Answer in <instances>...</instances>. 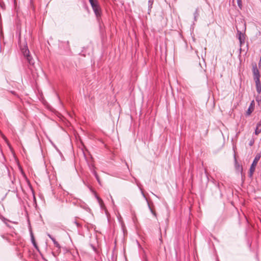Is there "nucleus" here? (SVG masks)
<instances>
[{
    "label": "nucleus",
    "mask_w": 261,
    "mask_h": 261,
    "mask_svg": "<svg viewBox=\"0 0 261 261\" xmlns=\"http://www.w3.org/2000/svg\"><path fill=\"white\" fill-rule=\"evenodd\" d=\"M252 71L253 74L254 80H259L260 74L256 64L253 65Z\"/></svg>",
    "instance_id": "20e7f679"
},
{
    "label": "nucleus",
    "mask_w": 261,
    "mask_h": 261,
    "mask_svg": "<svg viewBox=\"0 0 261 261\" xmlns=\"http://www.w3.org/2000/svg\"><path fill=\"white\" fill-rule=\"evenodd\" d=\"M254 101H252L249 106V107L248 108L247 112H246V115L247 116H249L251 113L254 110Z\"/></svg>",
    "instance_id": "6e6552de"
},
{
    "label": "nucleus",
    "mask_w": 261,
    "mask_h": 261,
    "mask_svg": "<svg viewBox=\"0 0 261 261\" xmlns=\"http://www.w3.org/2000/svg\"><path fill=\"white\" fill-rule=\"evenodd\" d=\"M261 132V123L259 122L257 124L255 129V134L258 135Z\"/></svg>",
    "instance_id": "1a4fd4ad"
},
{
    "label": "nucleus",
    "mask_w": 261,
    "mask_h": 261,
    "mask_svg": "<svg viewBox=\"0 0 261 261\" xmlns=\"http://www.w3.org/2000/svg\"><path fill=\"white\" fill-rule=\"evenodd\" d=\"M52 241L54 243V245L57 247L59 249H60L61 247H60V244L56 241V240L54 239H53Z\"/></svg>",
    "instance_id": "9d476101"
},
{
    "label": "nucleus",
    "mask_w": 261,
    "mask_h": 261,
    "mask_svg": "<svg viewBox=\"0 0 261 261\" xmlns=\"http://www.w3.org/2000/svg\"><path fill=\"white\" fill-rule=\"evenodd\" d=\"M137 185H138V186H139L138 184H137ZM139 187L140 190V191H141V193L142 195L143 196V198L145 199V200L146 201V202H147V204H148V207H149V210H150V212H151V213H152L153 215L156 216V214L155 213V212H154L152 211V210L151 208V207H150V205H149V202H148V200H147V199L146 197L145 196V194H144V192H143V191L141 187Z\"/></svg>",
    "instance_id": "39448f33"
},
{
    "label": "nucleus",
    "mask_w": 261,
    "mask_h": 261,
    "mask_svg": "<svg viewBox=\"0 0 261 261\" xmlns=\"http://www.w3.org/2000/svg\"><path fill=\"white\" fill-rule=\"evenodd\" d=\"M242 25L243 26V28L244 29V31H245L246 27V23L242 22Z\"/></svg>",
    "instance_id": "a211bd4d"
},
{
    "label": "nucleus",
    "mask_w": 261,
    "mask_h": 261,
    "mask_svg": "<svg viewBox=\"0 0 261 261\" xmlns=\"http://www.w3.org/2000/svg\"><path fill=\"white\" fill-rule=\"evenodd\" d=\"M97 199H98L99 202H100V201H101V200L100 199H99V198H97Z\"/></svg>",
    "instance_id": "5701e85b"
},
{
    "label": "nucleus",
    "mask_w": 261,
    "mask_h": 261,
    "mask_svg": "<svg viewBox=\"0 0 261 261\" xmlns=\"http://www.w3.org/2000/svg\"><path fill=\"white\" fill-rule=\"evenodd\" d=\"M253 143H254V141L253 140H251V141H250V142L249 143V145L250 146H252Z\"/></svg>",
    "instance_id": "aec40b11"
},
{
    "label": "nucleus",
    "mask_w": 261,
    "mask_h": 261,
    "mask_svg": "<svg viewBox=\"0 0 261 261\" xmlns=\"http://www.w3.org/2000/svg\"><path fill=\"white\" fill-rule=\"evenodd\" d=\"M152 194L154 196H155V197H158V196H157V195H156L155 194H154V193H152Z\"/></svg>",
    "instance_id": "4be33fe9"
},
{
    "label": "nucleus",
    "mask_w": 261,
    "mask_h": 261,
    "mask_svg": "<svg viewBox=\"0 0 261 261\" xmlns=\"http://www.w3.org/2000/svg\"><path fill=\"white\" fill-rule=\"evenodd\" d=\"M34 246L36 248H37V244L36 243H35V244H33Z\"/></svg>",
    "instance_id": "412c9836"
},
{
    "label": "nucleus",
    "mask_w": 261,
    "mask_h": 261,
    "mask_svg": "<svg viewBox=\"0 0 261 261\" xmlns=\"http://www.w3.org/2000/svg\"><path fill=\"white\" fill-rule=\"evenodd\" d=\"M31 241H32V243L33 244H35L36 243L35 242V238H34V237L33 234V233L31 232Z\"/></svg>",
    "instance_id": "ddd939ff"
},
{
    "label": "nucleus",
    "mask_w": 261,
    "mask_h": 261,
    "mask_svg": "<svg viewBox=\"0 0 261 261\" xmlns=\"http://www.w3.org/2000/svg\"><path fill=\"white\" fill-rule=\"evenodd\" d=\"M245 40H243V39H242L241 40H239L240 47H242V45L245 43ZM241 49H242L241 47H240V51H241Z\"/></svg>",
    "instance_id": "4468645a"
},
{
    "label": "nucleus",
    "mask_w": 261,
    "mask_h": 261,
    "mask_svg": "<svg viewBox=\"0 0 261 261\" xmlns=\"http://www.w3.org/2000/svg\"><path fill=\"white\" fill-rule=\"evenodd\" d=\"M237 36L238 37V39L239 40H241L242 39L245 40V33H242L240 30H239L237 27Z\"/></svg>",
    "instance_id": "423d86ee"
},
{
    "label": "nucleus",
    "mask_w": 261,
    "mask_h": 261,
    "mask_svg": "<svg viewBox=\"0 0 261 261\" xmlns=\"http://www.w3.org/2000/svg\"><path fill=\"white\" fill-rule=\"evenodd\" d=\"M93 173L94 174V176H95V177H96V179H97V181H98L99 184H100V180H99V177H98V175H97V174L96 173V172L94 170H93Z\"/></svg>",
    "instance_id": "f8f14e48"
},
{
    "label": "nucleus",
    "mask_w": 261,
    "mask_h": 261,
    "mask_svg": "<svg viewBox=\"0 0 261 261\" xmlns=\"http://www.w3.org/2000/svg\"><path fill=\"white\" fill-rule=\"evenodd\" d=\"M93 11L97 17L100 16L101 10L97 0H89Z\"/></svg>",
    "instance_id": "f03ea898"
},
{
    "label": "nucleus",
    "mask_w": 261,
    "mask_h": 261,
    "mask_svg": "<svg viewBox=\"0 0 261 261\" xmlns=\"http://www.w3.org/2000/svg\"><path fill=\"white\" fill-rule=\"evenodd\" d=\"M20 49L21 53L27 60L28 63L31 65H33L34 64V60L30 54V51L27 45H26L23 47H21Z\"/></svg>",
    "instance_id": "f257e3e1"
},
{
    "label": "nucleus",
    "mask_w": 261,
    "mask_h": 261,
    "mask_svg": "<svg viewBox=\"0 0 261 261\" xmlns=\"http://www.w3.org/2000/svg\"><path fill=\"white\" fill-rule=\"evenodd\" d=\"M198 15H199L198 10V9H197L195 10V12L194 13V18H195V19H196V17H197Z\"/></svg>",
    "instance_id": "dca6fc26"
},
{
    "label": "nucleus",
    "mask_w": 261,
    "mask_h": 261,
    "mask_svg": "<svg viewBox=\"0 0 261 261\" xmlns=\"http://www.w3.org/2000/svg\"><path fill=\"white\" fill-rule=\"evenodd\" d=\"M3 222L8 226V227H10L9 225L8 224V222H10L9 220H8V219H6L4 217H3V218L2 219Z\"/></svg>",
    "instance_id": "9b49d317"
},
{
    "label": "nucleus",
    "mask_w": 261,
    "mask_h": 261,
    "mask_svg": "<svg viewBox=\"0 0 261 261\" xmlns=\"http://www.w3.org/2000/svg\"><path fill=\"white\" fill-rule=\"evenodd\" d=\"M75 223L77 225H78V223H77L76 222H75Z\"/></svg>",
    "instance_id": "b1692460"
},
{
    "label": "nucleus",
    "mask_w": 261,
    "mask_h": 261,
    "mask_svg": "<svg viewBox=\"0 0 261 261\" xmlns=\"http://www.w3.org/2000/svg\"><path fill=\"white\" fill-rule=\"evenodd\" d=\"M238 6L241 8L242 6V0H237Z\"/></svg>",
    "instance_id": "f3484780"
},
{
    "label": "nucleus",
    "mask_w": 261,
    "mask_h": 261,
    "mask_svg": "<svg viewBox=\"0 0 261 261\" xmlns=\"http://www.w3.org/2000/svg\"><path fill=\"white\" fill-rule=\"evenodd\" d=\"M256 86V91L258 94L261 93V84L259 80H254Z\"/></svg>",
    "instance_id": "0eeeda50"
},
{
    "label": "nucleus",
    "mask_w": 261,
    "mask_h": 261,
    "mask_svg": "<svg viewBox=\"0 0 261 261\" xmlns=\"http://www.w3.org/2000/svg\"><path fill=\"white\" fill-rule=\"evenodd\" d=\"M260 158V154H257L255 156V158L253 160V161L251 165L250 169H249V172H250L249 176L250 177H251L252 176L253 172L255 171V167L256 166L257 164L258 161L259 160Z\"/></svg>",
    "instance_id": "7ed1b4c3"
},
{
    "label": "nucleus",
    "mask_w": 261,
    "mask_h": 261,
    "mask_svg": "<svg viewBox=\"0 0 261 261\" xmlns=\"http://www.w3.org/2000/svg\"><path fill=\"white\" fill-rule=\"evenodd\" d=\"M47 236L51 240L54 239V238L49 233L47 234Z\"/></svg>",
    "instance_id": "6ab92c4d"
},
{
    "label": "nucleus",
    "mask_w": 261,
    "mask_h": 261,
    "mask_svg": "<svg viewBox=\"0 0 261 261\" xmlns=\"http://www.w3.org/2000/svg\"><path fill=\"white\" fill-rule=\"evenodd\" d=\"M152 4H153V0H149L148 1V7L151 8Z\"/></svg>",
    "instance_id": "2eb2a0df"
}]
</instances>
